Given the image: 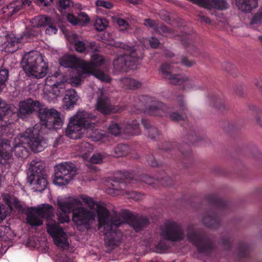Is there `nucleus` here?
Wrapping results in <instances>:
<instances>
[{"mask_svg": "<svg viewBox=\"0 0 262 262\" xmlns=\"http://www.w3.org/2000/svg\"><path fill=\"white\" fill-rule=\"evenodd\" d=\"M96 117L85 111L77 112L72 116L65 130V135L72 139L82 137L86 129L92 130L96 126Z\"/></svg>", "mask_w": 262, "mask_h": 262, "instance_id": "obj_1", "label": "nucleus"}, {"mask_svg": "<svg viewBox=\"0 0 262 262\" xmlns=\"http://www.w3.org/2000/svg\"><path fill=\"white\" fill-rule=\"evenodd\" d=\"M22 68L29 76L41 78L48 72V64L37 51H31L25 55L21 61Z\"/></svg>", "mask_w": 262, "mask_h": 262, "instance_id": "obj_2", "label": "nucleus"}, {"mask_svg": "<svg viewBox=\"0 0 262 262\" xmlns=\"http://www.w3.org/2000/svg\"><path fill=\"white\" fill-rule=\"evenodd\" d=\"M113 221L115 226H120L127 223L136 232L143 230L149 224V220L146 216L133 214L127 210H123L121 213H114Z\"/></svg>", "mask_w": 262, "mask_h": 262, "instance_id": "obj_3", "label": "nucleus"}, {"mask_svg": "<svg viewBox=\"0 0 262 262\" xmlns=\"http://www.w3.org/2000/svg\"><path fill=\"white\" fill-rule=\"evenodd\" d=\"M125 51V53L117 56L114 60V68L118 71H126L128 69L134 70L137 68V64L141 59L136 50L122 43L118 46Z\"/></svg>", "mask_w": 262, "mask_h": 262, "instance_id": "obj_4", "label": "nucleus"}, {"mask_svg": "<svg viewBox=\"0 0 262 262\" xmlns=\"http://www.w3.org/2000/svg\"><path fill=\"white\" fill-rule=\"evenodd\" d=\"M188 241L194 246L200 252H207L213 248V244L209 237L197 231L194 224H189L186 228Z\"/></svg>", "mask_w": 262, "mask_h": 262, "instance_id": "obj_5", "label": "nucleus"}, {"mask_svg": "<svg viewBox=\"0 0 262 262\" xmlns=\"http://www.w3.org/2000/svg\"><path fill=\"white\" fill-rule=\"evenodd\" d=\"M105 62V59L101 55L94 53L91 56L90 62L82 60L81 69L83 74H90L94 75L102 81L109 82L110 77L104 74L102 71L96 69L97 67L102 66Z\"/></svg>", "mask_w": 262, "mask_h": 262, "instance_id": "obj_6", "label": "nucleus"}, {"mask_svg": "<svg viewBox=\"0 0 262 262\" xmlns=\"http://www.w3.org/2000/svg\"><path fill=\"white\" fill-rule=\"evenodd\" d=\"M161 234L165 239L177 242L183 241L185 233L182 225L173 220L166 221L161 227Z\"/></svg>", "mask_w": 262, "mask_h": 262, "instance_id": "obj_7", "label": "nucleus"}, {"mask_svg": "<svg viewBox=\"0 0 262 262\" xmlns=\"http://www.w3.org/2000/svg\"><path fill=\"white\" fill-rule=\"evenodd\" d=\"M38 115L42 126L49 129L59 128L63 123L60 113L55 109H38Z\"/></svg>", "mask_w": 262, "mask_h": 262, "instance_id": "obj_8", "label": "nucleus"}, {"mask_svg": "<svg viewBox=\"0 0 262 262\" xmlns=\"http://www.w3.org/2000/svg\"><path fill=\"white\" fill-rule=\"evenodd\" d=\"M55 170L54 182L61 186L68 184L73 179L76 167L71 162H64L56 165Z\"/></svg>", "mask_w": 262, "mask_h": 262, "instance_id": "obj_9", "label": "nucleus"}, {"mask_svg": "<svg viewBox=\"0 0 262 262\" xmlns=\"http://www.w3.org/2000/svg\"><path fill=\"white\" fill-rule=\"evenodd\" d=\"M26 143L31 150L35 152L42 151L47 144L39 134V130L35 127L29 128L23 134Z\"/></svg>", "mask_w": 262, "mask_h": 262, "instance_id": "obj_10", "label": "nucleus"}, {"mask_svg": "<svg viewBox=\"0 0 262 262\" xmlns=\"http://www.w3.org/2000/svg\"><path fill=\"white\" fill-rule=\"evenodd\" d=\"M80 198L90 209L96 210L99 224L105 225L106 229L110 228V226L106 224L107 217L110 216L109 211L99 202H95L93 198L86 195L82 194Z\"/></svg>", "mask_w": 262, "mask_h": 262, "instance_id": "obj_11", "label": "nucleus"}, {"mask_svg": "<svg viewBox=\"0 0 262 262\" xmlns=\"http://www.w3.org/2000/svg\"><path fill=\"white\" fill-rule=\"evenodd\" d=\"M214 203L217 207V212H207L205 213L202 219V223L206 227L211 229L218 228L220 225L221 221L217 216V213L220 210L223 209L226 205L225 202L222 200L215 198Z\"/></svg>", "mask_w": 262, "mask_h": 262, "instance_id": "obj_12", "label": "nucleus"}, {"mask_svg": "<svg viewBox=\"0 0 262 262\" xmlns=\"http://www.w3.org/2000/svg\"><path fill=\"white\" fill-rule=\"evenodd\" d=\"M96 108L98 111L104 115L121 113L124 110L123 106L112 105L110 98L102 91L97 98Z\"/></svg>", "mask_w": 262, "mask_h": 262, "instance_id": "obj_13", "label": "nucleus"}, {"mask_svg": "<svg viewBox=\"0 0 262 262\" xmlns=\"http://www.w3.org/2000/svg\"><path fill=\"white\" fill-rule=\"evenodd\" d=\"M95 217L94 212L84 207H77L72 214V220L77 226H86Z\"/></svg>", "mask_w": 262, "mask_h": 262, "instance_id": "obj_14", "label": "nucleus"}, {"mask_svg": "<svg viewBox=\"0 0 262 262\" xmlns=\"http://www.w3.org/2000/svg\"><path fill=\"white\" fill-rule=\"evenodd\" d=\"M113 221V214L107 217L106 224L109 225L110 228L106 229L104 225H100L98 223V228L100 229L103 227V232L105 235L104 241L108 246L117 245L119 242V237H117V228L120 226H115Z\"/></svg>", "mask_w": 262, "mask_h": 262, "instance_id": "obj_15", "label": "nucleus"}, {"mask_svg": "<svg viewBox=\"0 0 262 262\" xmlns=\"http://www.w3.org/2000/svg\"><path fill=\"white\" fill-rule=\"evenodd\" d=\"M172 67L167 63H162L160 66V73L162 77L169 81L173 85H181L188 81L187 77L180 74H172Z\"/></svg>", "mask_w": 262, "mask_h": 262, "instance_id": "obj_16", "label": "nucleus"}, {"mask_svg": "<svg viewBox=\"0 0 262 262\" xmlns=\"http://www.w3.org/2000/svg\"><path fill=\"white\" fill-rule=\"evenodd\" d=\"M48 232L53 238L55 244L61 247H64L68 244L67 242L66 233L62 227H60L55 221L47 225Z\"/></svg>", "mask_w": 262, "mask_h": 262, "instance_id": "obj_17", "label": "nucleus"}, {"mask_svg": "<svg viewBox=\"0 0 262 262\" xmlns=\"http://www.w3.org/2000/svg\"><path fill=\"white\" fill-rule=\"evenodd\" d=\"M41 106V104L39 101L28 99L26 101L20 103L18 116L20 118H23L27 115H29L33 111L39 109Z\"/></svg>", "mask_w": 262, "mask_h": 262, "instance_id": "obj_18", "label": "nucleus"}, {"mask_svg": "<svg viewBox=\"0 0 262 262\" xmlns=\"http://www.w3.org/2000/svg\"><path fill=\"white\" fill-rule=\"evenodd\" d=\"M20 42L19 38L9 34L1 36L0 38V44L7 52L13 53L17 51Z\"/></svg>", "mask_w": 262, "mask_h": 262, "instance_id": "obj_19", "label": "nucleus"}, {"mask_svg": "<svg viewBox=\"0 0 262 262\" xmlns=\"http://www.w3.org/2000/svg\"><path fill=\"white\" fill-rule=\"evenodd\" d=\"M140 180L148 185H153L154 188H156L160 185L168 186L172 184L171 179L165 173L162 178L158 179H155L147 174H143L140 176Z\"/></svg>", "mask_w": 262, "mask_h": 262, "instance_id": "obj_20", "label": "nucleus"}, {"mask_svg": "<svg viewBox=\"0 0 262 262\" xmlns=\"http://www.w3.org/2000/svg\"><path fill=\"white\" fill-rule=\"evenodd\" d=\"M29 170L30 174L29 179L37 178L41 176H46L45 163L37 159L33 160L29 164Z\"/></svg>", "mask_w": 262, "mask_h": 262, "instance_id": "obj_21", "label": "nucleus"}, {"mask_svg": "<svg viewBox=\"0 0 262 262\" xmlns=\"http://www.w3.org/2000/svg\"><path fill=\"white\" fill-rule=\"evenodd\" d=\"M57 205L61 212L71 213L75 208L81 205V201L77 198H73L68 200H57Z\"/></svg>", "mask_w": 262, "mask_h": 262, "instance_id": "obj_22", "label": "nucleus"}, {"mask_svg": "<svg viewBox=\"0 0 262 262\" xmlns=\"http://www.w3.org/2000/svg\"><path fill=\"white\" fill-rule=\"evenodd\" d=\"M26 141L23 134L19 137L15 138L12 151L14 152L15 156L18 158H24L27 156L28 146Z\"/></svg>", "mask_w": 262, "mask_h": 262, "instance_id": "obj_23", "label": "nucleus"}, {"mask_svg": "<svg viewBox=\"0 0 262 262\" xmlns=\"http://www.w3.org/2000/svg\"><path fill=\"white\" fill-rule=\"evenodd\" d=\"M10 141L8 140H3L0 142V164L6 165L9 163L12 155V147Z\"/></svg>", "mask_w": 262, "mask_h": 262, "instance_id": "obj_24", "label": "nucleus"}, {"mask_svg": "<svg viewBox=\"0 0 262 262\" xmlns=\"http://www.w3.org/2000/svg\"><path fill=\"white\" fill-rule=\"evenodd\" d=\"M25 214L27 215L26 219L27 223L30 226L37 227L42 224V219L37 211L36 207L27 208Z\"/></svg>", "mask_w": 262, "mask_h": 262, "instance_id": "obj_25", "label": "nucleus"}, {"mask_svg": "<svg viewBox=\"0 0 262 262\" xmlns=\"http://www.w3.org/2000/svg\"><path fill=\"white\" fill-rule=\"evenodd\" d=\"M82 60H80L74 55L64 56L59 59V63L64 68L72 69H80Z\"/></svg>", "mask_w": 262, "mask_h": 262, "instance_id": "obj_26", "label": "nucleus"}, {"mask_svg": "<svg viewBox=\"0 0 262 262\" xmlns=\"http://www.w3.org/2000/svg\"><path fill=\"white\" fill-rule=\"evenodd\" d=\"M46 86H50L49 93L52 94L54 97L58 96L61 93H63L65 89L64 82H55L52 83V78L47 77L46 79Z\"/></svg>", "mask_w": 262, "mask_h": 262, "instance_id": "obj_27", "label": "nucleus"}, {"mask_svg": "<svg viewBox=\"0 0 262 262\" xmlns=\"http://www.w3.org/2000/svg\"><path fill=\"white\" fill-rule=\"evenodd\" d=\"M128 182L130 183L133 186H134L137 184V180L134 179L130 180L126 179L125 181H115L113 180V182L111 183L110 186L108 187L107 189L109 193L118 194V193L113 192L112 191H122L123 190L125 185V183Z\"/></svg>", "mask_w": 262, "mask_h": 262, "instance_id": "obj_28", "label": "nucleus"}, {"mask_svg": "<svg viewBox=\"0 0 262 262\" xmlns=\"http://www.w3.org/2000/svg\"><path fill=\"white\" fill-rule=\"evenodd\" d=\"M77 100L78 96L75 90L70 89L67 91L63 99L64 107L70 110L76 103Z\"/></svg>", "mask_w": 262, "mask_h": 262, "instance_id": "obj_29", "label": "nucleus"}, {"mask_svg": "<svg viewBox=\"0 0 262 262\" xmlns=\"http://www.w3.org/2000/svg\"><path fill=\"white\" fill-rule=\"evenodd\" d=\"M46 176L29 179L28 181L33 186V189L36 191L41 192L44 190L48 185Z\"/></svg>", "mask_w": 262, "mask_h": 262, "instance_id": "obj_30", "label": "nucleus"}, {"mask_svg": "<svg viewBox=\"0 0 262 262\" xmlns=\"http://www.w3.org/2000/svg\"><path fill=\"white\" fill-rule=\"evenodd\" d=\"M235 4L239 10L247 12L257 7V0H235Z\"/></svg>", "mask_w": 262, "mask_h": 262, "instance_id": "obj_31", "label": "nucleus"}, {"mask_svg": "<svg viewBox=\"0 0 262 262\" xmlns=\"http://www.w3.org/2000/svg\"><path fill=\"white\" fill-rule=\"evenodd\" d=\"M119 84L123 88L129 90L138 89L141 86V83L139 81L128 77L121 79L119 80Z\"/></svg>", "mask_w": 262, "mask_h": 262, "instance_id": "obj_32", "label": "nucleus"}, {"mask_svg": "<svg viewBox=\"0 0 262 262\" xmlns=\"http://www.w3.org/2000/svg\"><path fill=\"white\" fill-rule=\"evenodd\" d=\"M166 106L161 102H157L151 105L148 109V113L153 116H162L166 112Z\"/></svg>", "mask_w": 262, "mask_h": 262, "instance_id": "obj_33", "label": "nucleus"}, {"mask_svg": "<svg viewBox=\"0 0 262 262\" xmlns=\"http://www.w3.org/2000/svg\"><path fill=\"white\" fill-rule=\"evenodd\" d=\"M31 1L28 0H17L13 1L7 6V9L9 11L11 15L20 11L24 5H29Z\"/></svg>", "mask_w": 262, "mask_h": 262, "instance_id": "obj_34", "label": "nucleus"}, {"mask_svg": "<svg viewBox=\"0 0 262 262\" xmlns=\"http://www.w3.org/2000/svg\"><path fill=\"white\" fill-rule=\"evenodd\" d=\"M40 32V31L33 26L29 28H27L22 33L19 38L21 42L28 41L33 37L37 36Z\"/></svg>", "mask_w": 262, "mask_h": 262, "instance_id": "obj_35", "label": "nucleus"}, {"mask_svg": "<svg viewBox=\"0 0 262 262\" xmlns=\"http://www.w3.org/2000/svg\"><path fill=\"white\" fill-rule=\"evenodd\" d=\"M33 27L35 28H39L41 27H45L49 25L51 23V18L45 15H41L35 17L32 20Z\"/></svg>", "mask_w": 262, "mask_h": 262, "instance_id": "obj_36", "label": "nucleus"}, {"mask_svg": "<svg viewBox=\"0 0 262 262\" xmlns=\"http://www.w3.org/2000/svg\"><path fill=\"white\" fill-rule=\"evenodd\" d=\"M36 209L42 219L49 217L53 212L52 206L48 204L38 206Z\"/></svg>", "mask_w": 262, "mask_h": 262, "instance_id": "obj_37", "label": "nucleus"}, {"mask_svg": "<svg viewBox=\"0 0 262 262\" xmlns=\"http://www.w3.org/2000/svg\"><path fill=\"white\" fill-rule=\"evenodd\" d=\"M76 150L81 154L83 157L86 158L88 153L93 150V146L87 142H82L77 146Z\"/></svg>", "mask_w": 262, "mask_h": 262, "instance_id": "obj_38", "label": "nucleus"}, {"mask_svg": "<svg viewBox=\"0 0 262 262\" xmlns=\"http://www.w3.org/2000/svg\"><path fill=\"white\" fill-rule=\"evenodd\" d=\"M129 150L128 146L126 144H118L115 147L114 156L117 158L126 156Z\"/></svg>", "mask_w": 262, "mask_h": 262, "instance_id": "obj_39", "label": "nucleus"}, {"mask_svg": "<svg viewBox=\"0 0 262 262\" xmlns=\"http://www.w3.org/2000/svg\"><path fill=\"white\" fill-rule=\"evenodd\" d=\"M73 6L74 4L71 0H59L57 9L60 12H63L70 10Z\"/></svg>", "mask_w": 262, "mask_h": 262, "instance_id": "obj_40", "label": "nucleus"}, {"mask_svg": "<svg viewBox=\"0 0 262 262\" xmlns=\"http://www.w3.org/2000/svg\"><path fill=\"white\" fill-rule=\"evenodd\" d=\"M107 24L106 19L98 18L95 20L94 26L97 31H102L107 26Z\"/></svg>", "mask_w": 262, "mask_h": 262, "instance_id": "obj_41", "label": "nucleus"}, {"mask_svg": "<svg viewBox=\"0 0 262 262\" xmlns=\"http://www.w3.org/2000/svg\"><path fill=\"white\" fill-rule=\"evenodd\" d=\"M157 32L161 35L172 37L173 36V32L172 30L168 28L164 25L159 26L157 28Z\"/></svg>", "mask_w": 262, "mask_h": 262, "instance_id": "obj_42", "label": "nucleus"}, {"mask_svg": "<svg viewBox=\"0 0 262 262\" xmlns=\"http://www.w3.org/2000/svg\"><path fill=\"white\" fill-rule=\"evenodd\" d=\"M212 105L222 111L225 109L223 100L218 96H214L211 99Z\"/></svg>", "mask_w": 262, "mask_h": 262, "instance_id": "obj_43", "label": "nucleus"}, {"mask_svg": "<svg viewBox=\"0 0 262 262\" xmlns=\"http://www.w3.org/2000/svg\"><path fill=\"white\" fill-rule=\"evenodd\" d=\"M78 25L83 26L89 23L90 18L88 15L85 12H81L77 16Z\"/></svg>", "mask_w": 262, "mask_h": 262, "instance_id": "obj_44", "label": "nucleus"}, {"mask_svg": "<svg viewBox=\"0 0 262 262\" xmlns=\"http://www.w3.org/2000/svg\"><path fill=\"white\" fill-rule=\"evenodd\" d=\"M179 150L184 157H188L191 155V150L188 144L183 143L178 147Z\"/></svg>", "mask_w": 262, "mask_h": 262, "instance_id": "obj_45", "label": "nucleus"}, {"mask_svg": "<svg viewBox=\"0 0 262 262\" xmlns=\"http://www.w3.org/2000/svg\"><path fill=\"white\" fill-rule=\"evenodd\" d=\"M178 105L181 111L184 112L188 111L186 104L184 100V96L182 95H178L176 98Z\"/></svg>", "mask_w": 262, "mask_h": 262, "instance_id": "obj_46", "label": "nucleus"}, {"mask_svg": "<svg viewBox=\"0 0 262 262\" xmlns=\"http://www.w3.org/2000/svg\"><path fill=\"white\" fill-rule=\"evenodd\" d=\"M170 118L173 121H180L181 120H184L187 118V116L185 113H182L179 114L177 112H172L170 114Z\"/></svg>", "mask_w": 262, "mask_h": 262, "instance_id": "obj_47", "label": "nucleus"}, {"mask_svg": "<svg viewBox=\"0 0 262 262\" xmlns=\"http://www.w3.org/2000/svg\"><path fill=\"white\" fill-rule=\"evenodd\" d=\"M147 134L149 138L152 140L158 139L160 135V133L158 129L155 126H150L148 128Z\"/></svg>", "mask_w": 262, "mask_h": 262, "instance_id": "obj_48", "label": "nucleus"}, {"mask_svg": "<svg viewBox=\"0 0 262 262\" xmlns=\"http://www.w3.org/2000/svg\"><path fill=\"white\" fill-rule=\"evenodd\" d=\"M125 193L129 199H134L136 201H140L143 198L144 195L141 193L135 191H126Z\"/></svg>", "mask_w": 262, "mask_h": 262, "instance_id": "obj_49", "label": "nucleus"}, {"mask_svg": "<svg viewBox=\"0 0 262 262\" xmlns=\"http://www.w3.org/2000/svg\"><path fill=\"white\" fill-rule=\"evenodd\" d=\"M117 24L121 28V31H124L130 28L127 21L124 19L119 18L117 19Z\"/></svg>", "mask_w": 262, "mask_h": 262, "instance_id": "obj_50", "label": "nucleus"}, {"mask_svg": "<svg viewBox=\"0 0 262 262\" xmlns=\"http://www.w3.org/2000/svg\"><path fill=\"white\" fill-rule=\"evenodd\" d=\"M68 213L61 212L57 213V220L60 223H68L70 221V217Z\"/></svg>", "mask_w": 262, "mask_h": 262, "instance_id": "obj_51", "label": "nucleus"}, {"mask_svg": "<svg viewBox=\"0 0 262 262\" xmlns=\"http://www.w3.org/2000/svg\"><path fill=\"white\" fill-rule=\"evenodd\" d=\"M104 156L100 153H96L94 154L90 159V161L93 164H100L102 162Z\"/></svg>", "mask_w": 262, "mask_h": 262, "instance_id": "obj_52", "label": "nucleus"}, {"mask_svg": "<svg viewBox=\"0 0 262 262\" xmlns=\"http://www.w3.org/2000/svg\"><path fill=\"white\" fill-rule=\"evenodd\" d=\"M95 4L98 7H102L108 9L113 8L114 6L113 4L110 2L104 0H97L95 2Z\"/></svg>", "mask_w": 262, "mask_h": 262, "instance_id": "obj_53", "label": "nucleus"}, {"mask_svg": "<svg viewBox=\"0 0 262 262\" xmlns=\"http://www.w3.org/2000/svg\"><path fill=\"white\" fill-rule=\"evenodd\" d=\"M108 131L110 133L116 136L120 133V127L117 123H112L109 126Z\"/></svg>", "mask_w": 262, "mask_h": 262, "instance_id": "obj_54", "label": "nucleus"}, {"mask_svg": "<svg viewBox=\"0 0 262 262\" xmlns=\"http://www.w3.org/2000/svg\"><path fill=\"white\" fill-rule=\"evenodd\" d=\"M74 47L76 51L79 53H84L86 47L84 42L80 40H75Z\"/></svg>", "mask_w": 262, "mask_h": 262, "instance_id": "obj_55", "label": "nucleus"}, {"mask_svg": "<svg viewBox=\"0 0 262 262\" xmlns=\"http://www.w3.org/2000/svg\"><path fill=\"white\" fill-rule=\"evenodd\" d=\"M262 23V7L259 11L253 16L251 24H258Z\"/></svg>", "mask_w": 262, "mask_h": 262, "instance_id": "obj_56", "label": "nucleus"}, {"mask_svg": "<svg viewBox=\"0 0 262 262\" xmlns=\"http://www.w3.org/2000/svg\"><path fill=\"white\" fill-rule=\"evenodd\" d=\"M222 67L225 71L230 73L231 74H233V72L236 70V67L234 65L228 62H226L223 64Z\"/></svg>", "mask_w": 262, "mask_h": 262, "instance_id": "obj_57", "label": "nucleus"}, {"mask_svg": "<svg viewBox=\"0 0 262 262\" xmlns=\"http://www.w3.org/2000/svg\"><path fill=\"white\" fill-rule=\"evenodd\" d=\"M146 158L147 163L151 166L155 167V166H158L159 165L158 162L155 160V159L154 157L152 155H151V154L148 155L146 156Z\"/></svg>", "mask_w": 262, "mask_h": 262, "instance_id": "obj_58", "label": "nucleus"}, {"mask_svg": "<svg viewBox=\"0 0 262 262\" xmlns=\"http://www.w3.org/2000/svg\"><path fill=\"white\" fill-rule=\"evenodd\" d=\"M181 63L183 65L187 67H191L195 64V62L192 60L189 59L187 57L183 56L181 58Z\"/></svg>", "mask_w": 262, "mask_h": 262, "instance_id": "obj_59", "label": "nucleus"}, {"mask_svg": "<svg viewBox=\"0 0 262 262\" xmlns=\"http://www.w3.org/2000/svg\"><path fill=\"white\" fill-rule=\"evenodd\" d=\"M67 18L69 23L73 25H78V21L77 17L75 16L72 14H68L67 16Z\"/></svg>", "mask_w": 262, "mask_h": 262, "instance_id": "obj_60", "label": "nucleus"}, {"mask_svg": "<svg viewBox=\"0 0 262 262\" xmlns=\"http://www.w3.org/2000/svg\"><path fill=\"white\" fill-rule=\"evenodd\" d=\"M8 212L6 210L5 206L3 204L0 205V222H2L8 215Z\"/></svg>", "mask_w": 262, "mask_h": 262, "instance_id": "obj_61", "label": "nucleus"}, {"mask_svg": "<svg viewBox=\"0 0 262 262\" xmlns=\"http://www.w3.org/2000/svg\"><path fill=\"white\" fill-rule=\"evenodd\" d=\"M48 27L46 29V33L49 35H52L56 34L57 31V29L55 26L51 25V23L47 25Z\"/></svg>", "mask_w": 262, "mask_h": 262, "instance_id": "obj_62", "label": "nucleus"}, {"mask_svg": "<svg viewBox=\"0 0 262 262\" xmlns=\"http://www.w3.org/2000/svg\"><path fill=\"white\" fill-rule=\"evenodd\" d=\"M88 47L90 48V49L91 50V51L93 52V53H96V52L99 51V50L100 48L99 46H98L97 45V43H96V42H95V41L90 42L89 43Z\"/></svg>", "mask_w": 262, "mask_h": 262, "instance_id": "obj_63", "label": "nucleus"}, {"mask_svg": "<svg viewBox=\"0 0 262 262\" xmlns=\"http://www.w3.org/2000/svg\"><path fill=\"white\" fill-rule=\"evenodd\" d=\"M82 76V74L80 75H78V76H76L75 77H72L71 79V83L72 84L75 86H77L79 85L81 83V78L80 77Z\"/></svg>", "mask_w": 262, "mask_h": 262, "instance_id": "obj_64", "label": "nucleus"}]
</instances>
